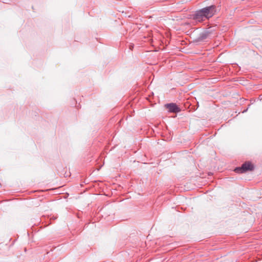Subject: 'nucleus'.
Here are the masks:
<instances>
[{
  "mask_svg": "<svg viewBox=\"0 0 262 262\" xmlns=\"http://www.w3.org/2000/svg\"><path fill=\"white\" fill-rule=\"evenodd\" d=\"M211 32L208 31H205L200 34L199 36L196 39L197 41H201L210 37Z\"/></svg>",
  "mask_w": 262,
  "mask_h": 262,
  "instance_id": "nucleus-3",
  "label": "nucleus"
},
{
  "mask_svg": "<svg viewBox=\"0 0 262 262\" xmlns=\"http://www.w3.org/2000/svg\"><path fill=\"white\" fill-rule=\"evenodd\" d=\"M165 106L170 112L178 113L180 111L179 107L174 103L167 104Z\"/></svg>",
  "mask_w": 262,
  "mask_h": 262,
  "instance_id": "nucleus-4",
  "label": "nucleus"
},
{
  "mask_svg": "<svg viewBox=\"0 0 262 262\" xmlns=\"http://www.w3.org/2000/svg\"><path fill=\"white\" fill-rule=\"evenodd\" d=\"M247 109L246 110H245L244 111H243V113H244V112H246V111H247Z\"/></svg>",
  "mask_w": 262,
  "mask_h": 262,
  "instance_id": "nucleus-6",
  "label": "nucleus"
},
{
  "mask_svg": "<svg viewBox=\"0 0 262 262\" xmlns=\"http://www.w3.org/2000/svg\"><path fill=\"white\" fill-rule=\"evenodd\" d=\"M254 167L249 162H246L243 164L241 167H236L234 169V171L238 173H243L248 171L252 170Z\"/></svg>",
  "mask_w": 262,
  "mask_h": 262,
  "instance_id": "nucleus-2",
  "label": "nucleus"
},
{
  "mask_svg": "<svg viewBox=\"0 0 262 262\" xmlns=\"http://www.w3.org/2000/svg\"><path fill=\"white\" fill-rule=\"evenodd\" d=\"M133 46L130 45L129 48H130V49H132V48H133Z\"/></svg>",
  "mask_w": 262,
  "mask_h": 262,
  "instance_id": "nucleus-5",
  "label": "nucleus"
},
{
  "mask_svg": "<svg viewBox=\"0 0 262 262\" xmlns=\"http://www.w3.org/2000/svg\"><path fill=\"white\" fill-rule=\"evenodd\" d=\"M215 12V6H208L196 11L193 16V19L196 21L202 22L212 17Z\"/></svg>",
  "mask_w": 262,
  "mask_h": 262,
  "instance_id": "nucleus-1",
  "label": "nucleus"
}]
</instances>
